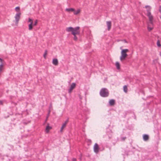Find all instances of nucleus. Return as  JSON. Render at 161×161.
<instances>
[{
    "label": "nucleus",
    "instance_id": "nucleus-37",
    "mask_svg": "<svg viewBox=\"0 0 161 161\" xmlns=\"http://www.w3.org/2000/svg\"><path fill=\"white\" fill-rule=\"evenodd\" d=\"M160 56H161V53H160Z\"/></svg>",
    "mask_w": 161,
    "mask_h": 161
},
{
    "label": "nucleus",
    "instance_id": "nucleus-36",
    "mask_svg": "<svg viewBox=\"0 0 161 161\" xmlns=\"http://www.w3.org/2000/svg\"><path fill=\"white\" fill-rule=\"evenodd\" d=\"M0 104H2V101H0Z\"/></svg>",
    "mask_w": 161,
    "mask_h": 161
},
{
    "label": "nucleus",
    "instance_id": "nucleus-33",
    "mask_svg": "<svg viewBox=\"0 0 161 161\" xmlns=\"http://www.w3.org/2000/svg\"><path fill=\"white\" fill-rule=\"evenodd\" d=\"M50 111H49L48 113V116H47V118H48V116H49V114H50ZM47 120V119H46V120Z\"/></svg>",
    "mask_w": 161,
    "mask_h": 161
},
{
    "label": "nucleus",
    "instance_id": "nucleus-3",
    "mask_svg": "<svg viewBox=\"0 0 161 161\" xmlns=\"http://www.w3.org/2000/svg\"><path fill=\"white\" fill-rule=\"evenodd\" d=\"M80 28V27L79 26H77L74 28L72 32H71L72 34L73 35H79L80 34V31L79 30Z\"/></svg>",
    "mask_w": 161,
    "mask_h": 161
},
{
    "label": "nucleus",
    "instance_id": "nucleus-7",
    "mask_svg": "<svg viewBox=\"0 0 161 161\" xmlns=\"http://www.w3.org/2000/svg\"><path fill=\"white\" fill-rule=\"evenodd\" d=\"M94 152L97 153L98 152L99 147L97 143H95L94 146Z\"/></svg>",
    "mask_w": 161,
    "mask_h": 161
},
{
    "label": "nucleus",
    "instance_id": "nucleus-16",
    "mask_svg": "<svg viewBox=\"0 0 161 161\" xmlns=\"http://www.w3.org/2000/svg\"><path fill=\"white\" fill-rule=\"evenodd\" d=\"M65 10L68 12H73L74 11V9L73 8H67Z\"/></svg>",
    "mask_w": 161,
    "mask_h": 161
},
{
    "label": "nucleus",
    "instance_id": "nucleus-5",
    "mask_svg": "<svg viewBox=\"0 0 161 161\" xmlns=\"http://www.w3.org/2000/svg\"><path fill=\"white\" fill-rule=\"evenodd\" d=\"M76 86L75 83H73L71 84L69 89L68 90L69 92V93H71L72 90L75 88Z\"/></svg>",
    "mask_w": 161,
    "mask_h": 161
},
{
    "label": "nucleus",
    "instance_id": "nucleus-6",
    "mask_svg": "<svg viewBox=\"0 0 161 161\" xmlns=\"http://www.w3.org/2000/svg\"><path fill=\"white\" fill-rule=\"evenodd\" d=\"M147 15L148 17L149 21L151 24H152L153 19V16L151 15V13L147 14Z\"/></svg>",
    "mask_w": 161,
    "mask_h": 161
},
{
    "label": "nucleus",
    "instance_id": "nucleus-27",
    "mask_svg": "<svg viewBox=\"0 0 161 161\" xmlns=\"http://www.w3.org/2000/svg\"><path fill=\"white\" fill-rule=\"evenodd\" d=\"M69 122V119H68L65 121V122H64V123L63 124H65V125H66V124H67V123H68V122Z\"/></svg>",
    "mask_w": 161,
    "mask_h": 161
},
{
    "label": "nucleus",
    "instance_id": "nucleus-1",
    "mask_svg": "<svg viewBox=\"0 0 161 161\" xmlns=\"http://www.w3.org/2000/svg\"><path fill=\"white\" fill-rule=\"evenodd\" d=\"M129 51L128 49H122L121 52V56L120 57V59L121 61L125 59L126 58L127 56V54L126 53L127 52Z\"/></svg>",
    "mask_w": 161,
    "mask_h": 161
},
{
    "label": "nucleus",
    "instance_id": "nucleus-4",
    "mask_svg": "<svg viewBox=\"0 0 161 161\" xmlns=\"http://www.w3.org/2000/svg\"><path fill=\"white\" fill-rule=\"evenodd\" d=\"M21 14V13L20 12L17 13L15 16V21L17 23H18L19 21V20L20 15Z\"/></svg>",
    "mask_w": 161,
    "mask_h": 161
},
{
    "label": "nucleus",
    "instance_id": "nucleus-13",
    "mask_svg": "<svg viewBox=\"0 0 161 161\" xmlns=\"http://www.w3.org/2000/svg\"><path fill=\"white\" fill-rule=\"evenodd\" d=\"M115 100L114 99H111L109 101V103L110 105L113 106L114 105Z\"/></svg>",
    "mask_w": 161,
    "mask_h": 161
},
{
    "label": "nucleus",
    "instance_id": "nucleus-34",
    "mask_svg": "<svg viewBox=\"0 0 161 161\" xmlns=\"http://www.w3.org/2000/svg\"><path fill=\"white\" fill-rule=\"evenodd\" d=\"M72 161H76V159L74 158H73V159H72Z\"/></svg>",
    "mask_w": 161,
    "mask_h": 161
},
{
    "label": "nucleus",
    "instance_id": "nucleus-32",
    "mask_svg": "<svg viewBox=\"0 0 161 161\" xmlns=\"http://www.w3.org/2000/svg\"><path fill=\"white\" fill-rule=\"evenodd\" d=\"M3 60L1 58H0V62L1 63V64L2 63H3Z\"/></svg>",
    "mask_w": 161,
    "mask_h": 161
},
{
    "label": "nucleus",
    "instance_id": "nucleus-29",
    "mask_svg": "<svg viewBox=\"0 0 161 161\" xmlns=\"http://www.w3.org/2000/svg\"><path fill=\"white\" fill-rule=\"evenodd\" d=\"M15 10H16V11H18L19 10V7H16L15 8Z\"/></svg>",
    "mask_w": 161,
    "mask_h": 161
},
{
    "label": "nucleus",
    "instance_id": "nucleus-15",
    "mask_svg": "<svg viewBox=\"0 0 161 161\" xmlns=\"http://www.w3.org/2000/svg\"><path fill=\"white\" fill-rule=\"evenodd\" d=\"M80 9H79L77 10L76 11H75V10L74 9V11H73L74 14L75 15H77L78 14L80 13Z\"/></svg>",
    "mask_w": 161,
    "mask_h": 161
},
{
    "label": "nucleus",
    "instance_id": "nucleus-10",
    "mask_svg": "<svg viewBox=\"0 0 161 161\" xmlns=\"http://www.w3.org/2000/svg\"><path fill=\"white\" fill-rule=\"evenodd\" d=\"M53 64L55 65H57L58 64V61L57 59L54 58L53 60Z\"/></svg>",
    "mask_w": 161,
    "mask_h": 161
},
{
    "label": "nucleus",
    "instance_id": "nucleus-8",
    "mask_svg": "<svg viewBox=\"0 0 161 161\" xmlns=\"http://www.w3.org/2000/svg\"><path fill=\"white\" fill-rule=\"evenodd\" d=\"M107 26L108 27V29L109 30L111 28V22L110 21H108L106 22Z\"/></svg>",
    "mask_w": 161,
    "mask_h": 161
},
{
    "label": "nucleus",
    "instance_id": "nucleus-31",
    "mask_svg": "<svg viewBox=\"0 0 161 161\" xmlns=\"http://www.w3.org/2000/svg\"><path fill=\"white\" fill-rule=\"evenodd\" d=\"M126 139L125 137H122L121 138V140L123 141L125 140Z\"/></svg>",
    "mask_w": 161,
    "mask_h": 161
},
{
    "label": "nucleus",
    "instance_id": "nucleus-35",
    "mask_svg": "<svg viewBox=\"0 0 161 161\" xmlns=\"http://www.w3.org/2000/svg\"><path fill=\"white\" fill-rule=\"evenodd\" d=\"M161 6H160V7L159 9V11H161Z\"/></svg>",
    "mask_w": 161,
    "mask_h": 161
},
{
    "label": "nucleus",
    "instance_id": "nucleus-9",
    "mask_svg": "<svg viewBox=\"0 0 161 161\" xmlns=\"http://www.w3.org/2000/svg\"><path fill=\"white\" fill-rule=\"evenodd\" d=\"M145 8L147 9V14H149V13H151L150 11H151V8L150 6H148V5L146 6H145Z\"/></svg>",
    "mask_w": 161,
    "mask_h": 161
},
{
    "label": "nucleus",
    "instance_id": "nucleus-21",
    "mask_svg": "<svg viewBox=\"0 0 161 161\" xmlns=\"http://www.w3.org/2000/svg\"><path fill=\"white\" fill-rule=\"evenodd\" d=\"M157 45L158 47L161 46V45L160 44V41L159 40H158L157 42Z\"/></svg>",
    "mask_w": 161,
    "mask_h": 161
},
{
    "label": "nucleus",
    "instance_id": "nucleus-18",
    "mask_svg": "<svg viewBox=\"0 0 161 161\" xmlns=\"http://www.w3.org/2000/svg\"><path fill=\"white\" fill-rule=\"evenodd\" d=\"M66 125H65V124H63L60 130V131L61 132H62L63 129L66 127Z\"/></svg>",
    "mask_w": 161,
    "mask_h": 161
},
{
    "label": "nucleus",
    "instance_id": "nucleus-17",
    "mask_svg": "<svg viewBox=\"0 0 161 161\" xmlns=\"http://www.w3.org/2000/svg\"><path fill=\"white\" fill-rule=\"evenodd\" d=\"M115 65L116 67V68L117 69H120V64L118 62H116Z\"/></svg>",
    "mask_w": 161,
    "mask_h": 161
},
{
    "label": "nucleus",
    "instance_id": "nucleus-11",
    "mask_svg": "<svg viewBox=\"0 0 161 161\" xmlns=\"http://www.w3.org/2000/svg\"><path fill=\"white\" fill-rule=\"evenodd\" d=\"M73 29H74L73 28L71 27H68V28H66V31H67L68 32L71 31L72 32V31L73 30Z\"/></svg>",
    "mask_w": 161,
    "mask_h": 161
},
{
    "label": "nucleus",
    "instance_id": "nucleus-25",
    "mask_svg": "<svg viewBox=\"0 0 161 161\" xmlns=\"http://www.w3.org/2000/svg\"><path fill=\"white\" fill-rule=\"evenodd\" d=\"M37 22H38L37 20H36L35 21L34 24H33V26H36L37 25Z\"/></svg>",
    "mask_w": 161,
    "mask_h": 161
},
{
    "label": "nucleus",
    "instance_id": "nucleus-2",
    "mask_svg": "<svg viewBox=\"0 0 161 161\" xmlns=\"http://www.w3.org/2000/svg\"><path fill=\"white\" fill-rule=\"evenodd\" d=\"M100 93L101 96L103 97H108L109 94L108 90L105 88H102L101 90Z\"/></svg>",
    "mask_w": 161,
    "mask_h": 161
},
{
    "label": "nucleus",
    "instance_id": "nucleus-14",
    "mask_svg": "<svg viewBox=\"0 0 161 161\" xmlns=\"http://www.w3.org/2000/svg\"><path fill=\"white\" fill-rule=\"evenodd\" d=\"M52 128V127L50 126H49L48 125H47L46 127L45 131H46V132L47 133H48L49 131V130L50 129H51Z\"/></svg>",
    "mask_w": 161,
    "mask_h": 161
},
{
    "label": "nucleus",
    "instance_id": "nucleus-30",
    "mask_svg": "<svg viewBox=\"0 0 161 161\" xmlns=\"http://www.w3.org/2000/svg\"><path fill=\"white\" fill-rule=\"evenodd\" d=\"M47 50H46L45 53L43 55V56L45 58L46 56L47 55Z\"/></svg>",
    "mask_w": 161,
    "mask_h": 161
},
{
    "label": "nucleus",
    "instance_id": "nucleus-20",
    "mask_svg": "<svg viewBox=\"0 0 161 161\" xmlns=\"http://www.w3.org/2000/svg\"><path fill=\"white\" fill-rule=\"evenodd\" d=\"M28 22H30V24H31L32 25H33V20L32 19H31L30 18H29V19H28Z\"/></svg>",
    "mask_w": 161,
    "mask_h": 161
},
{
    "label": "nucleus",
    "instance_id": "nucleus-28",
    "mask_svg": "<svg viewBox=\"0 0 161 161\" xmlns=\"http://www.w3.org/2000/svg\"><path fill=\"white\" fill-rule=\"evenodd\" d=\"M69 122V119H68L65 121V122H64V123L63 124H65V125H66V124H67V123H68V122Z\"/></svg>",
    "mask_w": 161,
    "mask_h": 161
},
{
    "label": "nucleus",
    "instance_id": "nucleus-26",
    "mask_svg": "<svg viewBox=\"0 0 161 161\" xmlns=\"http://www.w3.org/2000/svg\"><path fill=\"white\" fill-rule=\"evenodd\" d=\"M147 29L149 31H150L153 29V28L149 27V25H148L147 27Z\"/></svg>",
    "mask_w": 161,
    "mask_h": 161
},
{
    "label": "nucleus",
    "instance_id": "nucleus-12",
    "mask_svg": "<svg viewBox=\"0 0 161 161\" xmlns=\"http://www.w3.org/2000/svg\"><path fill=\"white\" fill-rule=\"evenodd\" d=\"M149 136L148 135H144L143 136V140L145 141H147L148 139Z\"/></svg>",
    "mask_w": 161,
    "mask_h": 161
},
{
    "label": "nucleus",
    "instance_id": "nucleus-19",
    "mask_svg": "<svg viewBox=\"0 0 161 161\" xmlns=\"http://www.w3.org/2000/svg\"><path fill=\"white\" fill-rule=\"evenodd\" d=\"M123 89L124 92L126 93L127 92V86H125L123 87Z\"/></svg>",
    "mask_w": 161,
    "mask_h": 161
},
{
    "label": "nucleus",
    "instance_id": "nucleus-24",
    "mask_svg": "<svg viewBox=\"0 0 161 161\" xmlns=\"http://www.w3.org/2000/svg\"><path fill=\"white\" fill-rule=\"evenodd\" d=\"M76 35H73L74 37V40H75V41H77L78 39V38H77V36H76Z\"/></svg>",
    "mask_w": 161,
    "mask_h": 161
},
{
    "label": "nucleus",
    "instance_id": "nucleus-23",
    "mask_svg": "<svg viewBox=\"0 0 161 161\" xmlns=\"http://www.w3.org/2000/svg\"><path fill=\"white\" fill-rule=\"evenodd\" d=\"M3 63H2L0 65V72H1L3 68Z\"/></svg>",
    "mask_w": 161,
    "mask_h": 161
},
{
    "label": "nucleus",
    "instance_id": "nucleus-22",
    "mask_svg": "<svg viewBox=\"0 0 161 161\" xmlns=\"http://www.w3.org/2000/svg\"><path fill=\"white\" fill-rule=\"evenodd\" d=\"M33 25H32L31 24H29V30H31L32 29V26Z\"/></svg>",
    "mask_w": 161,
    "mask_h": 161
}]
</instances>
